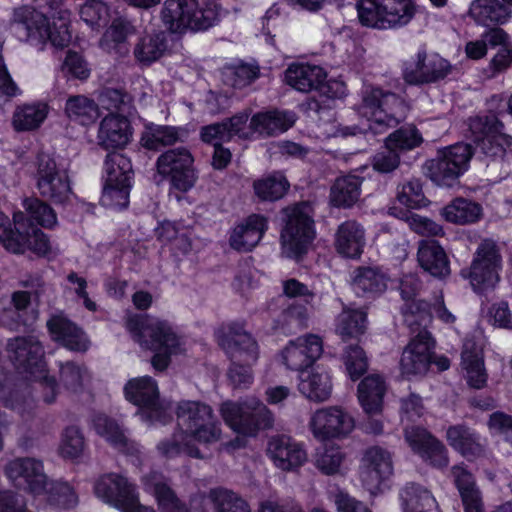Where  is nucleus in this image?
<instances>
[{
	"label": "nucleus",
	"instance_id": "56",
	"mask_svg": "<svg viewBox=\"0 0 512 512\" xmlns=\"http://www.w3.org/2000/svg\"><path fill=\"white\" fill-rule=\"evenodd\" d=\"M143 483L145 489L154 494L162 510L179 500L168 485L164 476L158 472H150L145 475L143 477Z\"/></svg>",
	"mask_w": 512,
	"mask_h": 512
},
{
	"label": "nucleus",
	"instance_id": "14",
	"mask_svg": "<svg viewBox=\"0 0 512 512\" xmlns=\"http://www.w3.org/2000/svg\"><path fill=\"white\" fill-rule=\"evenodd\" d=\"M285 226L281 231V242L294 256L306 252L308 245L314 238V220L311 215V206L299 203L283 209Z\"/></svg>",
	"mask_w": 512,
	"mask_h": 512
},
{
	"label": "nucleus",
	"instance_id": "64",
	"mask_svg": "<svg viewBox=\"0 0 512 512\" xmlns=\"http://www.w3.org/2000/svg\"><path fill=\"white\" fill-rule=\"evenodd\" d=\"M397 199L401 204L413 209L424 207L428 203L419 179H411L399 186Z\"/></svg>",
	"mask_w": 512,
	"mask_h": 512
},
{
	"label": "nucleus",
	"instance_id": "13",
	"mask_svg": "<svg viewBox=\"0 0 512 512\" xmlns=\"http://www.w3.org/2000/svg\"><path fill=\"white\" fill-rule=\"evenodd\" d=\"M124 393L129 402L139 407L138 414L143 421L166 424L172 420L169 409L160 401L157 383L152 377L129 380Z\"/></svg>",
	"mask_w": 512,
	"mask_h": 512
},
{
	"label": "nucleus",
	"instance_id": "41",
	"mask_svg": "<svg viewBox=\"0 0 512 512\" xmlns=\"http://www.w3.org/2000/svg\"><path fill=\"white\" fill-rule=\"evenodd\" d=\"M184 129L169 125L151 124L142 134L141 144L148 150H160L162 147L173 146L183 141Z\"/></svg>",
	"mask_w": 512,
	"mask_h": 512
},
{
	"label": "nucleus",
	"instance_id": "4",
	"mask_svg": "<svg viewBox=\"0 0 512 512\" xmlns=\"http://www.w3.org/2000/svg\"><path fill=\"white\" fill-rule=\"evenodd\" d=\"M126 327L135 341L155 352L151 364L157 371H164L170 364L171 355L179 352V338L166 321L132 316L128 318Z\"/></svg>",
	"mask_w": 512,
	"mask_h": 512
},
{
	"label": "nucleus",
	"instance_id": "33",
	"mask_svg": "<svg viewBox=\"0 0 512 512\" xmlns=\"http://www.w3.org/2000/svg\"><path fill=\"white\" fill-rule=\"evenodd\" d=\"M295 121L296 115L293 112L269 110L254 114L249 129L261 135L274 136L287 131Z\"/></svg>",
	"mask_w": 512,
	"mask_h": 512
},
{
	"label": "nucleus",
	"instance_id": "37",
	"mask_svg": "<svg viewBox=\"0 0 512 512\" xmlns=\"http://www.w3.org/2000/svg\"><path fill=\"white\" fill-rule=\"evenodd\" d=\"M468 14L477 23L489 26L507 22L511 10L500 0H473Z\"/></svg>",
	"mask_w": 512,
	"mask_h": 512
},
{
	"label": "nucleus",
	"instance_id": "21",
	"mask_svg": "<svg viewBox=\"0 0 512 512\" xmlns=\"http://www.w3.org/2000/svg\"><path fill=\"white\" fill-rule=\"evenodd\" d=\"M404 439L413 453L434 468H444L449 464L446 446L430 431L421 426L404 429Z\"/></svg>",
	"mask_w": 512,
	"mask_h": 512
},
{
	"label": "nucleus",
	"instance_id": "22",
	"mask_svg": "<svg viewBox=\"0 0 512 512\" xmlns=\"http://www.w3.org/2000/svg\"><path fill=\"white\" fill-rule=\"evenodd\" d=\"M266 455L283 472H297L307 461L304 445L287 435H274L268 439Z\"/></svg>",
	"mask_w": 512,
	"mask_h": 512
},
{
	"label": "nucleus",
	"instance_id": "29",
	"mask_svg": "<svg viewBox=\"0 0 512 512\" xmlns=\"http://www.w3.org/2000/svg\"><path fill=\"white\" fill-rule=\"evenodd\" d=\"M131 135L130 123L125 116L109 114L100 122L97 143L106 150L122 148L128 144Z\"/></svg>",
	"mask_w": 512,
	"mask_h": 512
},
{
	"label": "nucleus",
	"instance_id": "26",
	"mask_svg": "<svg viewBox=\"0 0 512 512\" xmlns=\"http://www.w3.org/2000/svg\"><path fill=\"white\" fill-rule=\"evenodd\" d=\"M322 353V339L318 335L307 334L289 341L282 351V358L288 369L301 373L312 366Z\"/></svg>",
	"mask_w": 512,
	"mask_h": 512
},
{
	"label": "nucleus",
	"instance_id": "5",
	"mask_svg": "<svg viewBox=\"0 0 512 512\" xmlns=\"http://www.w3.org/2000/svg\"><path fill=\"white\" fill-rule=\"evenodd\" d=\"M221 7L214 0H166L161 17L171 32L206 31L218 24Z\"/></svg>",
	"mask_w": 512,
	"mask_h": 512
},
{
	"label": "nucleus",
	"instance_id": "30",
	"mask_svg": "<svg viewBox=\"0 0 512 512\" xmlns=\"http://www.w3.org/2000/svg\"><path fill=\"white\" fill-rule=\"evenodd\" d=\"M449 446L463 457L471 460L484 453L480 435L465 424L451 425L446 431Z\"/></svg>",
	"mask_w": 512,
	"mask_h": 512
},
{
	"label": "nucleus",
	"instance_id": "3",
	"mask_svg": "<svg viewBox=\"0 0 512 512\" xmlns=\"http://www.w3.org/2000/svg\"><path fill=\"white\" fill-rule=\"evenodd\" d=\"M219 345L229 354L232 364L228 377L234 387L246 388L253 380L251 365L259 356L258 344L242 324L231 323L217 332Z\"/></svg>",
	"mask_w": 512,
	"mask_h": 512
},
{
	"label": "nucleus",
	"instance_id": "23",
	"mask_svg": "<svg viewBox=\"0 0 512 512\" xmlns=\"http://www.w3.org/2000/svg\"><path fill=\"white\" fill-rule=\"evenodd\" d=\"M313 436L318 440L339 438L350 433L354 427L349 414L337 406L316 410L309 421Z\"/></svg>",
	"mask_w": 512,
	"mask_h": 512
},
{
	"label": "nucleus",
	"instance_id": "43",
	"mask_svg": "<svg viewBox=\"0 0 512 512\" xmlns=\"http://www.w3.org/2000/svg\"><path fill=\"white\" fill-rule=\"evenodd\" d=\"M135 29L131 22L125 18H116L104 33L100 45L109 53L115 52L120 55L126 54L128 49L125 45L129 35H132Z\"/></svg>",
	"mask_w": 512,
	"mask_h": 512
},
{
	"label": "nucleus",
	"instance_id": "45",
	"mask_svg": "<svg viewBox=\"0 0 512 512\" xmlns=\"http://www.w3.org/2000/svg\"><path fill=\"white\" fill-rule=\"evenodd\" d=\"M367 327V314L363 310L344 309L337 317L335 331L346 341L364 334Z\"/></svg>",
	"mask_w": 512,
	"mask_h": 512
},
{
	"label": "nucleus",
	"instance_id": "52",
	"mask_svg": "<svg viewBox=\"0 0 512 512\" xmlns=\"http://www.w3.org/2000/svg\"><path fill=\"white\" fill-rule=\"evenodd\" d=\"M65 112L71 120L82 125H89L98 117V106L94 100L83 95H76L67 99Z\"/></svg>",
	"mask_w": 512,
	"mask_h": 512
},
{
	"label": "nucleus",
	"instance_id": "47",
	"mask_svg": "<svg viewBox=\"0 0 512 512\" xmlns=\"http://www.w3.org/2000/svg\"><path fill=\"white\" fill-rule=\"evenodd\" d=\"M290 184L281 172H273L254 181L256 196L263 201H277L284 197Z\"/></svg>",
	"mask_w": 512,
	"mask_h": 512
},
{
	"label": "nucleus",
	"instance_id": "51",
	"mask_svg": "<svg viewBox=\"0 0 512 512\" xmlns=\"http://www.w3.org/2000/svg\"><path fill=\"white\" fill-rule=\"evenodd\" d=\"M186 436L184 432L179 431L159 441L156 446L157 452L166 459L178 457L182 453H186L193 458L202 459L203 456L200 450L196 446L185 442Z\"/></svg>",
	"mask_w": 512,
	"mask_h": 512
},
{
	"label": "nucleus",
	"instance_id": "48",
	"mask_svg": "<svg viewBox=\"0 0 512 512\" xmlns=\"http://www.w3.org/2000/svg\"><path fill=\"white\" fill-rule=\"evenodd\" d=\"M48 107L46 104H25L16 108L13 114V127L16 131L37 129L46 119Z\"/></svg>",
	"mask_w": 512,
	"mask_h": 512
},
{
	"label": "nucleus",
	"instance_id": "58",
	"mask_svg": "<svg viewBox=\"0 0 512 512\" xmlns=\"http://www.w3.org/2000/svg\"><path fill=\"white\" fill-rule=\"evenodd\" d=\"M42 494L46 495L47 502L59 508H72L76 506L78 497L73 488L65 482H48Z\"/></svg>",
	"mask_w": 512,
	"mask_h": 512
},
{
	"label": "nucleus",
	"instance_id": "49",
	"mask_svg": "<svg viewBox=\"0 0 512 512\" xmlns=\"http://www.w3.org/2000/svg\"><path fill=\"white\" fill-rule=\"evenodd\" d=\"M23 208L31 226L39 225L51 229L57 225V215L47 202L36 197L26 198Z\"/></svg>",
	"mask_w": 512,
	"mask_h": 512
},
{
	"label": "nucleus",
	"instance_id": "7",
	"mask_svg": "<svg viewBox=\"0 0 512 512\" xmlns=\"http://www.w3.org/2000/svg\"><path fill=\"white\" fill-rule=\"evenodd\" d=\"M356 10L364 27L381 31L399 30L415 18L417 4L414 0H359Z\"/></svg>",
	"mask_w": 512,
	"mask_h": 512
},
{
	"label": "nucleus",
	"instance_id": "40",
	"mask_svg": "<svg viewBox=\"0 0 512 512\" xmlns=\"http://www.w3.org/2000/svg\"><path fill=\"white\" fill-rule=\"evenodd\" d=\"M403 512H439L438 505L426 488L416 483H407L400 492Z\"/></svg>",
	"mask_w": 512,
	"mask_h": 512
},
{
	"label": "nucleus",
	"instance_id": "24",
	"mask_svg": "<svg viewBox=\"0 0 512 512\" xmlns=\"http://www.w3.org/2000/svg\"><path fill=\"white\" fill-rule=\"evenodd\" d=\"M392 474L393 462L388 450L380 446H371L365 450L361 460L360 478L368 491L375 493Z\"/></svg>",
	"mask_w": 512,
	"mask_h": 512
},
{
	"label": "nucleus",
	"instance_id": "39",
	"mask_svg": "<svg viewBox=\"0 0 512 512\" xmlns=\"http://www.w3.org/2000/svg\"><path fill=\"white\" fill-rule=\"evenodd\" d=\"M385 391V381L380 375H369L360 382L358 398L367 414L372 415L381 411Z\"/></svg>",
	"mask_w": 512,
	"mask_h": 512
},
{
	"label": "nucleus",
	"instance_id": "17",
	"mask_svg": "<svg viewBox=\"0 0 512 512\" xmlns=\"http://www.w3.org/2000/svg\"><path fill=\"white\" fill-rule=\"evenodd\" d=\"M6 350L10 361L20 373L36 377L46 371L44 347L36 336L11 338L7 341Z\"/></svg>",
	"mask_w": 512,
	"mask_h": 512
},
{
	"label": "nucleus",
	"instance_id": "19",
	"mask_svg": "<svg viewBox=\"0 0 512 512\" xmlns=\"http://www.w3.org/2000/svg\"><path fill=\"white\" fill-rule=\"evenodd\" d=\"M451 70L452 65L439 54H427L425 49H421L404 62L403 78L412 85L435 83L444 79Z\"/></svg>",
	"mask_w": 512,
	"mask_h": 512
},
{
	"label": "nucleus",
	"instance_id": "20",
	"mask_svg": "<svg viewBox=\"0 0 512 512\" xmlns=\"http://www.w3.org/2000/svg\"><path fill=\"white\" fill-rule=\"evenodd\" d=\"M8 480L18 489L34 496L42 495L47 485V475L42 461L31 457H18L4 467Z\"/></svg>",
	"mask_w": 512,
	"mask_h": 512
},
{
	"label": "nucleus",
	"instance_id": "11",
	"mask_svg": "<svg viewBox=\"0 0 512 512\" xmlns=\"http://www.w3.org/2000/svg\"><path fill=\"white\" fill-rule=\"evenodd\" d=\"M176 416L181 431L198 442L209 444L220 439V423L209 405L184 400L178 403Z\"/></svg>",
	"mask_w": 512,
	"mask_h": 512
},
{
	"label": "nucleus",
	"instance_id": "31",
	"mask_svg": "<svg viewBox=\"0 0 512 512\" xmlns=\"http://www.w3.org/2000/svg\"><path fill=\"white\" fill-rule=\"evenodd\" d=\"M364 245L365 230L357 221L347 220L338 226L334 246L340 255L352 259L359 258Z\"/></svg>",
	"mask_w": 512,
	"mask_h": 512
},
{
	"label": "nucleus",
	"instance_id": "9",
	"mask_svg": "<svg viewBox=\"0 0 512 512\" xmlns=\"http://www.w3.org/2000/svg\"><path fill=\"white\" fill-rule=\"evenodd\" d=\"M33 166L35 185L43 199L56 205H65L70 202L73 191L68 171L56 162L53 155L39 152Z\"/></svg>",
	"mask_w": 512,
	"mask_h": 512
},
{
	"label": "nucleus",
	"instance_id": "10",
	"mask_svg": "<svg viewBox=\"0 0 512 512\" xmlns=\"http://www.w3.org/2000/svg\"><path fill=\"white\" fill-rule=\"evenodd\" d=\"M474 154L468 143H456L438 150L435 158L427 160L425 174L438 186L452 187L463 175Z\"/></svg>",
	"mask_w": 512,
	"mask_h": 512
},
{
	"label": "nucleus",
	"instance_id": "59",
	"mask_svg": "<svg viewBox=\"0 0 512 512\" xmlns=\"http://www.w3.org/2000/svg\"><path fill=\"white\" fill-rule=\"evenodd\" d=\"M423 138L415 126H403L392 132L385 140L387 147L394 148L398 153L409 151L421 145Z\"/></svg>",
	"mask_w": 512,
	"mask_h": 512
},
{
	"label": "nucleus",
	"instance_id": "60",
	"mask_svg": "<svg viewBox=\"0 0 512 512\" xmlns=\"http://www.w3.org/2000/svg\"><path fill=\"white\" fill-rule=\"evenodd\" d=\"M131 183H110L105 181L101 203L103 206L114 209L126 208L129 204Z\"/></svg>",
	"mask_w": 512,
	"mask_h": 512
},
{
	"label": "nucleus",
	"instance_id": "27",
	"mask_svg": "<svg viewBox=\"0 0 512 512\" xmlns=\"http://www.w3.org/2000/svg\"><path fill=\"white\" fill-rule=\"evenodd\" d=\"M52 340L74 352H86L90 341L86 333L64 315H53L47 321Z\"/></svg>",
	"mask_w": 512,
	"mask_h": 512
},
{
	"label": "nucleus",
	"instance_id": "25",
	"mask_svg": "<svg viewBox=\"0 0 512 512\" xmlns=\"http://www.w3.org/2000/svg\"><path fill=\"white\" fill-rule=\"evenodd\" d=\"M433 347L434 341L428 330H421L414 335L402 353L401 373L406 377L426 373L432 362L431 350Z\"/></svg>",
	"mask_w": 512,
	"mask_h": 512
},
{
	"label": "nucleus",
	"instance_id": "15",
	"mask_svg": "<svg viewBox=\"0 0 512 512\" xmlns=\"http://www.w3.org/2000/svg\"><path fill=\"white\" fill-rule=\"evenodd\" d=\"M194 158L185 147L168 149L156 160L159 175L167 178L173 188L187 192L192 189L198 179L194 168Z\"/></svg>",
	"mask_w": 512,
	"mask_h": 512
},
{
	"label": "nucleus",
	"instance_id": "42",
	"mask_svg": "<svg viewBox=\"0 0 512 512\" xmlns=\"http://www.w3.org/2000/svg\"><path fill=\"white\" fill-rule=\"evenodd\" d=\"M167 49V39L164 32L147 34L139 38L133 54L142 65H150L160 59Z\"/></svg>",
	"mask_w": 512,
	"mask_h": 512
},
{
	"label": "nucleus",
	"instance_id": "28",
	"mask_svg": "<svg viewBox=\"0 0 512 512\" xmlns=\"http://www.w3.org/2000/svg\"><path fill=\"white\" fill-rule=\"evenodd\" d=\"M267 228L266 217L252 214L233 229L229 237L230 246L237 251H251L261 241Z\"/></svg>",
	"mask_w": 512,
	"mask_h": 512
},
{
	"label": "nucleus",
	"instance_id": "44",
	"mask_svg": "<svg viewBox=\"0 0 512 512\" xmlns=\"http://www.w3.org/2000/svg\"><path fill=\"white\" fill-rule=\"evenodd\" d=\"M404 323L412 334H418L421 330H427L432 322L431 306L428 302L417 299L408 301L401 306Z\"/></svg>",
	"mask_w": 512,
	"mask_h": 512
},
{
	"label": "nucleus",
	"instance_id": "57",
	"mask_svg": "<svg viewBox=\"0 0 512 512\" xmlns=\"http://www.w3.org/2000/svg\"><path fill=\"white\" fill-rule=\"evenodd\" d=\"M343 460V452L335 445H323L317 448L314 454V465L325 475L338 473Z\"/></svg>",
	"mask_w": 512,
	"mask_h": 512
},
{
	"label": "nucleus",
	"instance_id": "38",
	"mask_svg": "<svg viewBox=\"0 0 512 512\" xmlns=\"http://www.w3.org/2000/svg\"><path fill=\"white\" fill-rule=\"evenodd\" d=\"M353 291L362 297H375L386 290L385 276L377 268L358 267L353 272Z\"/></svg>",
	"mask_w": 512,
	"mask_h": 512
},
{
	"label": "nucleus",
	"instance_id": "1",
	"mask_svg": "<svg viewBox=\"0 0 512 512\" xmlns=\"http://www.w3.org/2000/svg\"><path fill=\"white\" fill-rule=\"evenodd\" d=\"M69 21L70 12L65 8L55 10V17H52L44 11L22 6L14 11L12 28L20 40L40 45V49L47 42L56 48H64L71 42Z\"/></svg>",
	"mask_w": 512,
	"mask_h": 512
},
{
	"label": "nucleus",
	"instance_id": "46",
	"mask_svg": "<svg viewBox=\"0 0 512 512\" xmlns=\"http://www.w3.org/2000/svg\"><path fill=\"white\" fill-rule=\"evenodd\" d=\"M441 215L454 224H470L480 218L481 206L464 198H456L442 209Z\"/></svg>",
	"mask_w": 512,
	"mask_h": 512
},
{
	"label": "nucleus",
	"instance_id": "8",
	"mask_svg": "<svg viewBox=\"0 0 512 512\" xmlns=\"http://www.w3.org/2000/svg\"><path fill=\"white\" fill-rule=\"evenodd\" d=\"M502 263L499 245L487 238L479 243L470 266L461 269L460 275L469 281L475 293L482 295L493 290L499 283Z\"/></svg>",
	"mask_w": 512,
	"mask_h": 512
},
{
	"label": "nucleus",
	"instance_id": "35",
	"mask_svg": "<svg viewBox=\"0 0 512 512\" xmlns=\"http://www.w3.org/2000/svg\"><path fill=\"white\" fill-rule=\"evenodd\" d=\"M298 389L300 393L313 402H324L332 392L330 375L324 371L313 369L299 374Z\"/></svg>",
	"mask_w": 512,
	"mask_h": 512
},
{
	"label": "nucleus",
	"instance_id": "61",
	"mask_svg": "<svg viewBox=\"0 0 512 512\" xmlns=\"http://www.w3.org/2000/svg\"><path fill=\"white\" fill-rule=\"evenodd\" d=\"M85 439L77 426H69L64 429L61 437L60 453L64 458L76 459L85 449Z\"/></svg>",
	"mask_w": 512,
	"mask_h": 512
},
{
	"label": "nucleus",
	"instance_id": "18",
	"mask_svg": "<svg viewBox=\"0 0 512 512\" xmlns=\"http://www.w3.org/2000/svg\"><path fill=\"white\" fill-rule=\"evenodd\" d=\"M94 490L97 497L122 512H155L153 508L138 502L134 486L123 476L113 473L105 475L96 482Z\"/></svg>",
	"mask_w": 512,
	"mask_h": 512
},
{
	"label": "nucleus",
	"instance_id": "16",
	"mask_svg": "<svg viewBox=\"0 0 512 512\" xmlns=\"http://www.w3.org/2000/svg\"><path fill=\"white\" fill-rule=\"evenodd\" d=\"M285 82L300 92L319 90L330 98H337L345 93V86L338 81H327L325 70L317 65L290 64L285 70Z\"/></svg>",
	"mask_w": 512,
	"mask_h": 512
},
{
	"label": "nucleus",
	"instance_id": "6",
	"mask_svg": "<svg viewBox=\"0 0 512 512\" xmlns=\"http://www.w3.org/2000/svg\"><path fill=\"white\" fill-rule=\"evenodd\" d=\"M408 110V105L399 95L378 87L364 89L358 106L359 114L370 122L368 130L375 135L404 121Z\"/></svg>",
	"mask_w": 512,
	"mask_h": 512
},
{
	"label": "nucleus",
	"instance_id": "55",
	"mask_svg": "<svg viewBox=\"0 0 512 512\" xmlns=\"http://www.w3.org/2000/svg\"><path fill=\"white\" fill-rule=\"evenodd\" d=\"M98 101L104 109L121 114H130L133 109V98L123 88L104 87L99 92Z\"/></svg>",
	"mask_w": 512,
	"mask_h": 512
},
{
	"label": "nucleus",
	"instance_id": "63",
	"mask_svg": "<svg viewBox=\"0 0 512 512\" xmlns=\"http://www.w3.org/2000/svg\"><path fill=\"white\" fill-rule=\"evenodd\" d=\"M344 363L352 380H357L364 375L369 366L368 357L359 345H349L346 347Z\"/></svg>",
	"mask_w": 512,
	"mask_h": 512
},
{
	"label": "nucleus",
	"instance_id": "62",
	"mask_svg": "<svg viewBox=\"0 0 512 512\" xmlns=\"http://www.w3.org/2000/svg\"><path fill=\"white\" fill-rule=\"evenodd\" d=\"M310 305L294 302L284 309L279 317V323L283 328L304 329L308 325Z\"/></svg>",
	"mask_w": 512,
	"mask_h": 512
},
{
	"label": "nucleus",
	"instance_id": "2",
	"mask_svg": "<svg viewBox=\"0 0 512 512\" xmlns=\"http://www.w3.org/2000/svg\"><path fill=\"white\" fill-rule=\"evenodd\" d=\"M467 125L469 138L487 167H503L512 159V136L503 132L504 124L494 112L471 116Z\"/></svg>",
	"mask_w": 512,
	"mask_h": 512
},
{
	"label": "nucleus",
	"instance_id": "32",
	"mask_svg": "<svg viewBox=\"0 0 512 512\" xmlns=\"http://www.w3.org/2000/svg\"><path fill=\"white\" fill-rule=\"evenodd\" d=\"M93 427L98 435L103 437L117 450L135 454L139 452L138 444L130 440L125 429L114 419L104 414H98L93 418Z\"/></svg>",
	"mask_w": 512,
	"mask_h": 512
},
{
	"label": "nucleus",
	"instance_id": "50",
	"mask_svg": "<svg viewBox=\"0 0 512 512\" xmlns=\"http://www.w3.org/2000/svg\"><path fill=\"white\" fill-rule=\"evenodd\" d=\"M132 163L122 153H108L104 161V179L110 183H131Z\"/></svg>",
	"mask_w": 512,
	"mask_h": 512
},
{
	"label": "nucleus",
	"instance_id": "12",
	"mask_svg": "<svg viewBox=\"0 0 512 512\" xmlns=\"http://www.w3.org/2000/svg\"><path fill=\"white\" fill-rule=\"evenodd\" d=\"M221 414L229 427L245 436H255L259 430L271 428L274 422L271 411L255 398L240 403L225 402Z\"/></svg>",
	"mask_w": 512,
	"mask_h": 512
},
{
	"label": "nucleus",
	"instance_id": "36",
	"mask_svg": "<svg viewBox=\"0 0 512 512\" xmlns=\"http://www.w3.org/2000/svg\"><path fill=\"white\" fill-rule=\"evenodd\" d=\"M363 178L347 174L335 179L330 188V203L337 208H351L360 198Z\"/></svg>",
	"mask_w": 512,
	"mask_h": 512
},
{
	"label": "nucleus",
	"instance_id": "54",
	"mask_svg": "<svg viewBox=\"0 0 512 512\" xmlns=\"http://www.w3.org/2000/svg\"><path fill=\"white\" fill-rule=\"evenodd\" d=\"M208 498L216 512H250L248 503L231 490L224 488L212 489Z\"/></svg>",
	"mask_w": 512,
	"mask_h": 512
},
{
	"label": "nucleus",
	"instance_id": "53",
	"mask_svg": "<svg viewBox=\"0 0 512 512\" xmlns=\"http://www.w3.org/2000/svg\"><path fill=\"white\" fill-rule=\"evenodd\" d=\"M260 74L258 65L241 63L225 67L222 72L223 83L233 88H244L253 83Z\"/></svg>",
	"mask_w": 512,
	"mask_h": 512
},
{
	"label": "nucleus",
	"instance_id": "34",
	"mask_svg": "<svg viewBox=\"0 0 512 512\" xmlns=\"http://www.w3.org/2000/svg\"><path fill=\"white\" fill-rule=\"evenodd\" d=\"M417 259L420 267L433 277L443 279L450 274L448 257L437 241H421L418 247Z\"/></svg>",
	"mask_w": 512,
	"mask_h": 512
}]
</instances>
